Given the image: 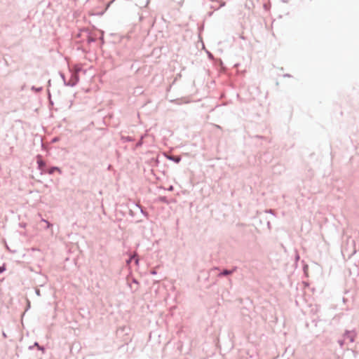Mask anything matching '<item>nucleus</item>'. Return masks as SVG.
Here are the masks:
<instances>
[{
  "label": "nucleus",
  "instance_id": "nucleus-6",
  "mask_svg": "<svg viewBox=\"0 0 359 359\" xmlns=\"http://www.w3.org/2000/svg\"><path fill=\"white\" fill-rule=\"evenodd\" d=\"M35 293L37 296H41V292H40V290L38 289V288H36L35 289Z\"/></svg>",
  "mask_w": 359,
  "mask_h": 359
},
{
  "label": "nucleus",
  "instance_id": "nucleus-2",
  "mask_svg": "<svg viewBox=\"0 0 359 359\" xmlns=\"http://www.w3.org/2000/svg\"><path fill=\"white\" fill-rule=\"evenodd\" d=\"M232 274V271H230L229 269H224L219 273V276H229Z\"/></svg>",
  "mask_w": 359,
  "mask_h": 359
},
{
  "label": "nucleus",
  "instance_id": "nucleus-11",
  "mask_svg": "<svg viewBox=\"0 0 359 359\" xmlns=\"http://www.w3.org/2000/svg\"><path fill=\"white\" fill-rule=\"evenodd\" d=\"M139 262V259H135V263L137 264Z\"/></svg>",
  "mask_w": 359,
  "mask_h": 359
},
{
  "label": "nucleus",
  "instance_id": "nucleus-13",
  "mask_svg": "<svg viewBox=\"0 0 359 359\" xmlns=\"http://www.w3.org/2000/svg\"><path fill=\"white\" fill-rule=\"evenodd\" d=\"M299 259V256L297 255L296 256V259H297V260H298Z\"/></svg>",
  "mask_w": 359,
  "mask_h": 359
},
{
  "label": "nucleus",
  "instance_id": "nucleus-8",
  "mask_svg": "<svg viewBox=\"0 0 359 359\" xmlns=\"http://www.w3.org/2000/svg\"><path fill=\"white\" fill-rule=\"evenodd\" d=\"M237 270V266H234L231 271H232V273Z\"/></svg>",
  "mask_w": 359,
  "mask_h": 359
},
{
  "label": "nucleus",
  "instance_id": "nucleus-1",
  "mask_svg": "<svg viewBox=\"0 0 359 359\" xmlns=\"http://www.w3.org/2000/svg\"><path fill=\"white\" fill-rule=\"evenodd\" d=\"M344 337L345 339H348L350 341V342H353V341H354V335L352 334L348 331H346Z\"/></svg>",
  "mask_w": 359,
  "mask_h": 359
},
{
  "label": "nucleus",
  "instance_id": "nucleus-4",
  "mask_svg": "<svg viewBox=\"0 0 359 359\" xmlns=\"http://www.w3.org/2000/svg\"><path fill=\"white\" fill-rule=\"evenodd\" d=\"M337 343L339 344V346H340L341 348H342V347H343V346H344V340H343V339H339V340L337 341Z\"/></svg>",
  "mask_w": 359,
  "mask_h": 359
},
{
  "label": "nucleus",
  "instance_id": "nucleus-10",
  "mask_svg": "<svg viewBox=\"0 0 359 359\" xmlns=\"http://www.w3.org/2000/svg\"><path fill=\"white\" fill-rule=\"evenodd\" d=\"M151 273L154 275V274H156V271L153 270L151 271Z\"/></svg>",
  "mask_w": 359,
  "mask_h": 359
},
{
  "label": "nucleus",
  "instance_id": "nucleus-3",
  "mask_svg": "<svg viewBox=\"0 0 359 359\" xmlns=\"http://www.w3.org/2000/svg\"><path fill=\"white\" fill-rule=\"evenodd\" d=\"M34 346H37L39 350L44 351V348L40 346L38 342H35L33 346H29V349H32Z\"/></svg>",
  "mask_w": 359,
  "mask_h": 359
},
{
  "label": "nucleus",
  "instance_id": "nucleus-5",
  "mask_svg": "<svg viewBox=\"0 0 359 359\" xmlns=\"http://www.w3.org/2000/svg\"><path fill=\"white\" fill-rule=\"evenodd\" d=\"M6 270L5 265L0 266V273H3Z\"/></svg>",
  "mask_w": 359,
  "mask_h": 359
},
{
  "label": "nucleus",
  "instance_id": "nucleus-15",
  "mask_svg": "<svg viewBox=\"0 0 359 359\" xmlns=\"http://www.w3.org/2000/svg\"><path fill=\"white\" fill-rule=\"evenodd\" d=\"M132 259H133V257H130V259H129V261L128 262V263L129 262H130Z\"/></svg>",
  "mask_w": 359,
  "mask_h": 359
},
{
  "label": "nucleus",
  "instance_id": "nucleus-7",
  "mask_svg": "<svg viewBox=\"0 0 359 359\" xmlns=\"http://www.w3.org/2000/svg\"><path fill=\"white\" fill-rule=\"evenodd\" d=\"M6 248H7V250H8L10 252H13V253H14V252H16L15 250H11L8 248V246L7 245V244H6Z\"/></svg>",
  "mask_w": 359,
  "mask_h": 359
},
{
  "label": "nucleus",
  "instance_id": "nucleus-9",
  "mask_svg": "<svg viewBox=\"0 0 359 359\" xmlns=\"http://www.w3.org/2000/svg\"><path fill=\"white\" fill-rule=\"evenodd\" d=\"M30 307V302L29 300H27V310Z\"/></svg>",
  "mask_w": 359,
  "mask_h": 359
},
{
  "label": "nucleus",
  "instance_id": "nucleus-14",
  "mask_svg": "<svg viewBox=\"0 0 359 359\" xmlns=\"http://www.w3.org/2000/svg\"><path fill=\"white\" fill-rule=\"evenodd\" d=\"M133 283H136V284H137V281L135 279H133Z\"/></svg>",
  "mask_w": 359,
  "mask_h": 359
},
{
  "label": "nucleus",
  "instance_id": "nucleus-12",
  "mask_svg": "<svg viewBox=\"0 0 359 359\" xmlns=\"http://www.w3.org/2000/svg\"><path fill=\"white\" fill-rule=\"evenodd\" d=\"M3 336H4V337H7V336H6V333H5L4 332H3Z\"/></svg>",
  "mask_w": 359,
  "mask_h": 359
}]
</instances>
